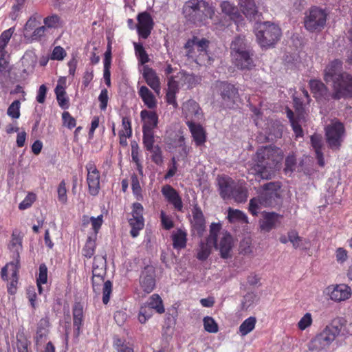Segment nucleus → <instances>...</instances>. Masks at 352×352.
Masks as SVG:
<instances>
[{"label": "nucleus", "instance_id": "f257e3e1", "mask_svg": "<svg viewBox=\"0 0 352 352\" xmlns=\"http://www.w3.org/2000/svg\"><path fill=\"white\" fill-rule=\"evenodd\" d=\"M283 159L281 148L272 145L261 146L257 149L252 159V173L261 179H269Z\"/></svg>", "mask_w": 352, "mask_h": 352}, {"label": "nucleus", "instance_id": "f03ea898", "mask_svg": "<svg viewBox=\"0 0 352 352\" xmlns=\"http://www.w3.org/2000/svg\"><path fill=\"white\" fill-rule=\"evenodd\" d=\"M230 53L234 66L241 71H250L256 66L254 52L246 44L244 37L236 36L230 44Z\"/></svg>", "mask_w": 352, "mask_h": 352}, {"label": "nucleus", "instance_id": "7ed1b4c3", "mask_svg": "<svg viewBox=\"0 0 352 352\" xmlns=\"http://www.w3.org/2000/svg\"><path fill=\"white\" fill-rule=\"evenodd\" d=\"M343 325L342 318L333 320L309 341L308 349L310 351L317 352L327 349L340 334Z\"/></svg>", "mask_w": 352, "mask_h": 352}, {"label": "nucleus", "instance_id": "20e7f679", "mask_svg": "<svg viewBox=\"0 0 352 352\" xmlns=\"http://www.w3.org/2000/svg\"><path fill=\"white\" fill-rule=\"evenodd\" d=\"M343 325L342 318L333 320L309 341L308 349L310 351L317 352L327 349L340 334Z\"/></svg>", "mask_w": 352, "mask_h": 352}, {"label": "nucleus", "instance_id": "39448f33", "mask_svg": "<svg viewBox=\"0 0 352 352\" xmlns=\"http://www.w3.org/2000/svg\"><path fill=\"white\" fill-rule=\"evenodd\" d=\"M343 325L342 318L333 320L309 341L308 349L310 351L317 352L327 349L340 334Z\"/></svg>", "mask_w": 352, "mask_h": 352}, {"label": "nucleus", "instance_id": "423d86ee", "mask_svg": "<svg viewBox=\"0 0 352 352\" xmlns=\"http://www.w3.org/2000/svg\"><path fill=\"white\" fill-rule=\"evenodd\" d=\"M182 10L184 17L192 23L202 22L214 14L212 7L204 0H188Z\"/></svg>", "mask_w": 352, "mask_h": 352}, {"label": "nucleus", "instance_id": "0eeeda50", "mask_svg": "<svg viewBox=\"0 0 352 352\" xmlns=\"http://www.w3.org/2000/svg\"><path fill=\"white\" fill-rule=\"evenodd\" d=\"M255 34L258 45L263 48L273 47L280 38V28L270 22L257 23Z\"/></svg>", "mask_w": 352, "mask_h": 352}, {"label": "nucleus", "instance_id": "6e6552de", "mask_svg": "<svg viewBox=\"0 0 352 352\" xmlns=\"http://www.w3.org/2000/svg\"><path fill=\"white\" fill-rule=\"evenodd\" d=\"M329 12L318 6H311L305 14L303 24L310 33H319L326 26Z\"/></svg>", "mask_w": 352, "mask_h": 352}, {"label": "nucleus", "instance_id": "1a4fd4ad", "mask_svg": "<svg viewBox=\"0 0 352 352\" xmlns=\"http://www.w3.org/2000/svg\"><path fill=\"white\" fill-rule=\"evenodd\" d=\"M332 99L339 100L352 98V73L342 72L332 84Z\"/></svg>", "mask_w": 352, "mask_h": 352}, {"label": "nucleus", "instance_id": "9d476101", "mask_svg": "<svg viewBox=\"0 0 352 352\" xmlns=\"http://www.w3.org/2000/svg\"><path fill=\"white\" fill-rule=\"evenodd\" d=\"M324 131L329 148L333 151H339L345 133L343 123L339 120L333 121L325 127Z\"/></svg>", "mask_w": 352, "mask_h": 352}, {"label": "nucleus", "instance_id": "9b49d317", "mask_svg": "<svg viewBox=\"0 0 352 352\" xmlns=\"http://www.w3.org/2000/svg\"><path fill=\"white\" fill-rule=\"evenodd\" d=\"M21 263L18 261H10L1 268V278L3 281L8 282V292L14 295L17 290V285L19 279V270Z\"/></svg>", "mask_w": 352, "mask_h": 352}, {"label": "nucleus", "instance_id": "f8f14e48", "mask_svg": "<svg viewBox=\"0 0 352 352\" xmlns=\"http://www.w3.org/2000/svg\"><path fill=\"white\" fill-rule=\"evenodd\" d=\"M263 189L264 191L259 195L263 206L275 208L280 204V185L278 183H267L264 185Z\"/></svg>", "mask_w": 352, "mask_h": 352}, {"label": "nucleus", "instance_id": "ddd939ff", "mask_svg": "<svg viewBox=\"0 0 352 352\" xmlns=\"http://www.w3.org/2000/svg\"><path fill=\"white\" fill-rule=\"evenodd\" d=\"M88 192L92 196L98 195L100 190V173L94 161H89L86 165Z\"/></svg>", "mask_w": 352, "mask_h": 352}, {"label": "nucleus", "instance_id": "4468645a", "mask_svg": "<svg viewBox=\"0 0 352 352\" xmlns=\"http://www.w3.org/2000/svg\"><path fill=\"white\" fill-rule=\"evenodd\" d=\"M131 209V217L128 221L131 228V236L135 238L139 235L140 231L144 227V208L140 203L136 202L133 204Z\"/></svg>", "mask_w": 352, "mask_h": 352}, {"label": "nucleus", "instance_id": "2eb2a0df", "mask_svg": "<svg viewBox=\"0 0 352 352\" xmlns=\"http://www.w3.org/2000/svg\"><path fill=\"white\" fill-rule=\"evenodd\" d=\"M219 91L223 103L229 108L234 107L236 102L239 99L238 88L231 83L221 82Z\"/></svg>", "mask_w": 352, "mask_h": 352}, {"label": "nucleus", "instance_id": "dca6fc26", "mask_svg": "<svg viewBox=\"0 0 352 352\" xmlns=\"http://www.w3.org/2000/svg\"><path fill=\"white\" fill-rule=\"evenodd\" d=\"M137 20L136 28L138 36L140 38L146 39L153 29V19L151 14L145 11L138 14Z\"/></svg>", "mask_w": 352, "mask_h": 352}, {"label": "nucleus", "instance_id": "f3484780", "mask_svg": "<svg viewBox=\"0 0 352 352\" xmlns=\"http://www.w3.org/2000/svg\"><path fill=\"white\" fill-rule=\"evenodd\" d=\"M327 290L330 299L337 302L345 301L352 295L351 287L346 284L331 285L327 288Z\"/></svg>", "mask_w": 352, "mask_h": 352}, {"label": "nucleus", "instance_id": "a211bd4d", "mask_svg": "<svg viewBox=\"0 0 352 352\" xmlns=\"http://www.w3.org/2000/svg\"><path fill=\"white\" fill-rule=\"evenodd\" d=\"M155 270L152 265H146L140 276V285L146 294H150L155 287Z\"/></svg>", "mask_w": 352, "mask_h": 352}, {"label": "nucleus", "instance_id": "6ab92c4d", "mask_svg": "<svg viewBox=\"0 0 352 352\" xmlns=\"http://www.w3.org/2000/svg\"><path fill=\"white\" fill-rule=\"evenodd\" d=\"M161 192L166 200L171 204L176 210L182 212L183 202L182 197L173 186L169 184H166L162 186Z\"/></svg>", "mask_w": 352, "mask_h": 352}, {"label": "nucleus", "instance_id": "aec40b11", "mask_svg": "<svg viewBox=\"0 0 352 352\" xmlns=\"http://www.w3.org/2000/svg\"><path fill=\"white\" fill-rule=\"evenodd\" d=\"M262 219L258 221L259 227L261 231L269 232L275 228L278 223H280V219L283 215L275 212L263 211L262 213Z\"/></svg>", "mask_w": 352, "mask_h": 352}, {"label": "nucleus", "instance_id": "412c9836", "mask_svg": "<svg viewBox=\"0 0 352 352\" xmlns=\"http://www.w3.org/2000/svg\"><path fill=\"white\" fill-rule=\"evenodd\" d=\"M343 62L340 59L336 58L330 61L324 70V80L326 82L336 80L338 77L342 73Z\"/></svg>", "mask_w": 352, "mask_h": 352}, {"label": "nucleus", "instance_id": "4be33fe9", "mask_svg": "<svg viewBox=\"0 0 352 352\" xmlns=\"http://www.w3.org/2000/svg\"><path fill=\"white\" fill-rule=\"evenodd\" d=\"M142 131H154L159 122V117L154 109H142L140 111Z\"/></svg>", "mask_w": 352, "mask_h": 352}, {"label": "nucleus", "instance_id": "5701e85b", "mask_svg": "<svg viewBox=\"0 0 352 352\" xmlns=\"http://www.w3.org/2000/svg\"><path fill=\"white\" fill-rule=\"evenodd\" d=\"M142 76L146 83L159 96L161 94V82L155 70L148 65H145L143 67Z\"/></svg>", "mask_w": 352, "mask_h": 352}, {"label": "nucleus", "instance_id": "b1692460", "mask_svg": "<svg viewBox=\"0 0 352 352\" xmlns=\"http://www.w3.org/2000/svg\"><path fill=\"white\" fill-rule=\"evenodd\" d=\"M102 283H103L102 302L104 305H107L110 300V297L113 290V284L111 281L109 280L104 281V277L92 276V287L95 292L100 290V287Z\"/></svg>", "mask_w": 352, "mask_h": 352}, {"label": "nucleus", "instance_id": "393cba45", "mask_svg": "<svg viewBox=\"0 0 352 352\" xmlns=\"http://www.w3.org/2000/svg\"><path fill=\"white\" fill-rule=\"evenodd\" d=\"M192 214L191 224L192 229L199 236H201L206 228V221L202 210L197 204H194Z\"/></svg>", "mask_w": 352, "mask_h": 352}, {"label": "nucleus", "instance_id": "a878e982", "mask_svg": "<svg viewBox=\"0 0 352 352\" xmlns=\"http://www.w3.org/2000/svg\"><path fill=\"white\" fill-rule=\"evenodd\" d=\"M72 317L74 332L76 336L78 337L81 332L84 321L83 305L81 302H75L72 308Z\"/></svg>", "mask_w": 352, "mask_h": 352}, {"label": "nucleus", "instance_id": "bb28decb", "mask_svg": "<svg viewBox=\"0 0 352 352\" xmlns=\"http://www.w3.org/2000/svg\"><path fill=\"white\" fill-rule=\"evenodd\" d=\"M240 10L250 21H257L260 15L254 0H239Z\"/></svg>", "mask_w": 352, "mask_h": 352}, {"label": "nucleus", "instance_id": "cd10ccee", "mask_svg": "<svg viewBox=\"0 0 352 352\" xmlns=\"http://www.w3.org/2000/svg\"><path fill=\"white\" fill-rule=\"evenodd\" d=\"M233 247V239L228 232L223 234L219 243H217L216 249L219 250L220 256L222 258L227 259L232 256V250Z\"/></svg>", "mask_w": 352, "mask_h": 352}, {"label": "nucleus", "instance_id": "c85d7f7f", "mask_svg": "<svg viewBox=\"0 0 352 352\" xmlns=\"http://www.w3.org/2000/svg\"><path fill=\"white\" fill-rule=\"evenodd\" d=\"M236 184L232 178L227 176L218 178L219 194L223 199H231Z\"/></svg>", "mask_w": 352, "mask_h": 352}, {"label": "nucleus", "instance_id": "c756f323", "mask_svg": "<svg viewBox=\"0 0 352 352\" xmlns=\"http://www.w3.org/2000/svg\"><path fill=\"white\" fill-rule=\"evenodd\" d=\"M186 124L189 128L196 146L203 145L206 142V134L203 126L199 124L195 123L192 120H188Z\"/></svg>", "mask_w": 352, "mask_h": 352}, {"label": "nucleus", "instance_id": "7c9ffc66", "mask_svg": "<svg viewBox=\"0 0 352 352\" xmlns=\"http://www.w3.org/2000/svg\"><path fill=\"white\" fill-rule=\"evenodd\" d=\"M222 12L228 15L230 19L233 21L239 27L242 25L244 23L243 16L239 13L238 8L234 6L229 1H223L221 4Z\"/></svg>", "mask_w": 352, "mask_h": 352}, {"label": "nucleus", "instance_id": "2f4dec72", "mask_svg": "<svg viewBox=\"0 0 352 352\" xmlns=\"http://www.w3.org/2000/svg\"><path fill=\"white\" fill-rule=\"evenodd\" d=\"M138 93L144 104L148 109H155L157 108V100L156 97L146 86H141L139 88Z\"/></svg>", "mask_w": 352, "mask_h": 352}, {"label": "nucleus", "instance_id": "473e14b6", "mask_svg": "<svg viewBox=\"0 0 352 352\" xmlns=\"http://www.w3.org/2000/svg\"><path fill=\"white\" fill-rule=\"evenodd\" d=\"M311 92L316 100L326 99L329 94L328 87L320 80L311 79L309 82Z\"/></svg>", "mask_w": 352, "mask_h": 352}, {"label": "nucleus", "instance_id": "72a5a7b5", "mask_svg": "<svg viewBox=\"0 0 352 352\" xmlns=\"http://www.w3.org/2000/svg\"><path fill=\"white\" fill-rule=\"evenodd\" d=\"M310 140L311 146L314 149L316 153V158L317 160L318 164L320 167H324L325 165V162L324 159V155L322 151L323 146V142L321 135L314 133L311 136Z\"/></svg>", "mask_w": 352, "mask_h": 352}, {"label": "nucleus", "instance_id": "f704fd0d", "mask_svg": "<svg viewBox=\"0 0 352 352\" xmlns=\"http://www.w3.org/2000/svg\"><path fill=\"white\" fill-rule=\"evenodd\" d=\"M9 249L13 252L12 261L20 262V251L22 250V237L17 230L13 231L9 244Z\"/></svg>", "mask_w": 352, "mask_h": 352}, {"label": "nucleus", "instance_id": "c9c22d12", "mask_svg": "<svg viewBox=\"0 0 352 352\" xmlns=\"http://www.w3.org/2000/svg\"><path fill=\"white\" fill-rule=\"evenodd\" d=\"M183 111L186 118L199 120L201 116V109L199 104L193 100H188L184 103Z\"/></svg>", "mask_w": 352, "mask_h": 352}, {"label": "nucleus", "instance_id": "e433bc0d", "mask_svg": "<svg viewBox=\"0 0 352 352\" xmlns=\"http://www.w3.org/2000/svg\"><path fill=\"white\" fill-rule=\"evenodd\" d=\"M50 327V320L47 317L41 318L37 324V329L34 340L36 344H39L43 342L49 332L48 328Z\"/></svg>", "mask_w": 352, "mask_h": 352}, {"label": "nucleus", "instance_id": "4c0bfd02", "mask_svg": "<svg viewBox=\"0 0 352 352\" xmlns=\"http://www.w3.org/2000/svg\"><path fill=\"white\" fill-rule=\"evenodd\" d=\"M173 247L175 250L184 249L187 243V232L185 230L179 228L171 235Z\"/></svg>", "mask_w": 352, "mask_h": 352}, {"label": "nucleus", "instance_id": "58836bf2", "mask_svg": "<svg viewBox=\"0 0 352 352\" xmlns=\"http://www.w3.org/2000/svg\"><path fill=\"white\" fill-rule=\"evenodd\" d=\"M217 245L213 243H209L208 239L201 241L199 248L197 250V258L199 261H206L211 254L212 246L217 247Z\"/></svg>", "mask_w": 352, "mask_h": 352}, {"label": "nucleus", "instance_id": "ea45409f", "mask_svg": "<svg viewBox=\"0 0 352 352\" xmlns=\"http://www.w3.org/2000/svg\"><path fill=\"white\" fill-rule=\"evenodd\" d=\"M145 303L157 314H162L165 312L163 300L157 294L151 295Z\"/></svg>", "mask_w": 352, "mask_h": 352}, {"label": "nucleus", "instance_id": "a19ab883", "mask_svg": "<svg viewBox=\"0 0 352 352\" xmlns=\"http://www.w3.org/2000/svg\"><path fill=\"white\" fill-rule=\"evenodd\" d=\"M96 239L92 236H89L87 239L85 245L82 250V254L87 258H91L95 254L96 248Z\"/></svg>", "mask_w": 352, "mask_h": 352}, {"label": "nucleus", "instance_id": "79ce46f5", "mask_svg": "<svg viewBox=\"0 0 352 352\" xmlns=\"http://www.w3.org/2000/svg\"><path fill=\"white\" fill-rule=\"evenodd\" d=\"M42 16L37 12L34 13L27 21L24 25V36L28 37V32L34 30L40 25Z\"/></svg>", "mask_w": 352, "mask_h": 352}, {"label": "nucleus", "instance_id": "37998d69", "mask_svg": "<svg viewBox=\"0 0 352 352\" xmlns=\"http://www.w3.org/2000/svg\"><path fill=\"white\" fill-rule=\"evenodd\" d=\"M228 219L230 223H248V217L243 212L237 209H232L231 208H229L228 210Z\"/></svg>", "mask_w": 352, "mask_h": 352}, {"label": "nucleus", "instance_id": "c03bdc74", "mask_svg": "<svg viewBox=\"0 0 352 352\" xmlns=\"http://www.w3.org/2000/svg\"><path fill=\"white\" fill-rule=\"evenodd\" d=\"M256 319L254 316H250L245 319L239 328V333L241 336H245L250 333L255 328Z\"/></svg>", "mask_w": 352, "mask_h": 352}, {"label": "nucleus", "instance_id": "a18cd8bd", "mask_svg": "<svg viewBox=\"0 0 352 352\" xmlns=\"http://www.w3.org/2000/svg\"><path fill=\"white\" fill-rule=\"evenodd\" d=\"M247 197L248 191L245 187L239 184H236L231 199H234V201L238 203H243L246 201Z\"/></svg>", "mask_w": 352, "mask_h": 352}, {"label": "nucleus", "instance_id": "49530a36", "mask_svg": "<svg viewBox=\"0 0 352 352\" xmlns=\"http://www.w3.org/2000/svg\"><path fill=\"white\" fill-rule=\"evenodd\" d=\"M43 23L47 30L57 29L62 26V20L58 15L54 14L44 18Z\"/></svg>", "mask_w": 352, "mask_h": 352}, {"label": "nucleus", "instance_id": "de8ad7c7", "mask_svg": "<svg viewBox=\"0 0 352 352\" xmlns=\"http://www.w3.org/2000/svg\"><path fill=\"white\" fill-rule=\"evenodd\" d=\"M135 56L141 65H144L149 61V57L142 43H134Z\"/></svg>", "mask_w": 352, "mask_h": 352}, {"label": "nucleus", "instance_id": "09e8293b", "mask_svg": "<svg viewBox=\"0 0 352 352\" xmlns=\"http://www.w3.org/2000/svg\"><path fill=\"white\" fill-rule=\"evenodd\" d=\"M182 85H186L188 89H191L198 83L197 77L194 74H187L185 72H179Z\"/></svg>", "mask_w": 352, "mask_h": 352}, {"label": "nucleus", "instance_id": "8fccbe9b", "mask_svg": "<svg viewBox=\"0 0 352 352\" xmlns=\"http://www.w3.org/2000/svg\"><path fill=\"white\" fill-rule=\"evenodd\" d=\"M153 310L150 308L146 303L140 307L138 313V320L141 324H144L153 315Z\"/></svg>", "mask_w": 352, "mask_h": 352}, {"label": "nucleus", "instance_id": "3c124183", "mask_svg": "<svg viewBox=\"0 0 352 352\" xmlns=\"http://www.w3.org/2000/svg\"><path fill=\"white\" fill-rule=\"evenodd\" d=\"M142 142L146 151H152L155 146L154 131H142Z\"/></svg>", "mask_w": 352, "mask_h": 352}, {"label": "nucleus", "instance_id": "603ef678", "mask_svg": "<svg viewBox=\"0 0 352 352\" xmlns=\"http://www.w3.org/2000/svg\"><path fill=\"white\" fill-rule=\"evenodd\" d=\"M97 257H94V263L93 264L92 276L98 277H105L106 276V261L102 258V261L99 265L96 264Z\"/></svg>", "mask_w": 352, "mask_h": 352}, {"label": "nucleus", "instance_id": "864d4df0", "mask_svg": "<svg viewBox=\"0 0 352 352\" xmlns=\"http://www.w3.org/2000/svg\"><path fill=\"white\" fill-rule=\"evenodd\" d=\"M58 89H54L58 104L63 109H67L69 107V98L67 96L65 91H59Z\"/></svg>", "mask_w": 352, "mask_h": 352}, {"label": "nucleus", "instance_id": "5fc2aeb1", "mask_svg": "<svg viewBox=\"0 0 352 352\" xmlns=\"http://www.w3.org/2000/svg\"><path fill=\"white\" fill-rule=\"evenodd\" d=\"M131 188L133 194L138 201L143 199L142 188L140 186L138 177L135 175L131 176Z\"/></svg>", "mask_w": 352, "mask_h": 352}, {"label": "nucleus", "instance_id": "6e6d98bb", "mask_svg": "<svg viewBox=\"0 0 352 352\" xmlns=\"http://www.w3.org/2000/svg\"><path fill=\"white\" fill-rule=\"evenodd\" d=\"M113 346L118 352H134L132 344L122 341L120 338L114 340Z\"/></svg>", "mask_w": 352, "mask_h": 352}, {"label": "nucleus", "instance_id": "4d7b16f0", "mask_svg": "<svg viewBox=\"0 0 352 352\" xmlns=\"http://www.w3.org/2000/svg\"><path fill=\"white\" fill-rule=\"evenodd\" d=\"M21 102L19 100L13 101L8 108L7 114L12 119L20 118Z\"/></svg>", "mask_w": 352, "mask_h": 352}, {"label": "nucleus", "instance_id": "13d9d810", "mask_svg": "<svg viewBox=\"0 0 352 352\" xmlns=\"http://www.w3.org/2000/svg\"><path fill=\"white\" fill-rule=\"evenodd\" d=\"M12 66L10 64V60H0V78L1 80L8 79L10 76Z\"/></svg>", "mask_w": 352, "mask_h": 352}, {"label": "nucleus", "instance_id": "bf43d9fd", "mask_svg": "<svg viewBox=\"0 0 352 352\" xmlns=\"http://www.w3.org/2000/svg\"><path fill=\"white\" fill-rule=\"evenodd\" d=\"M204 329L209 333H217L219 331V327L213 318L206 316L203 319Z\"/></svg>", "mask_w": 352, "mask_h": 352}, {"label": "nucleus", "instance_id": "052dcab7", "mask_svg": "<svg viewBox=\"0 0 352 352\" xmlns=\"http://www.w3.org/2000/svg\"><path fill=\"white\" fill-rule=\"evenodd\" d=\"M66 183L65 180H62L58 186L57 194L58 201L63 205L67 204L68 201Z\"/></svg>", "mask_w": 352, "mask_h": 352}, {"label": "nucleus", "instance_id": "680f3d73", "mask_svg": "<svg viewBox=\"0 0 352 352\" xmlns=\"http://www.w3.org/2000/svg\"><path fill=\"white\" fill-rule=\"evenodd\" d=\"M221 228V226L220 223H212L210 226V234L206 238L209 243H215L217 245V236L219 232H220Z\"/></svg>", "mask_w": 352, "mask_h": 352}, {"label": "nucleus", "instance_id": "e2e57ef3", "mask_svg": "<svg viewBox=\"0 0 352 352\" xmlns=\"http://www.w3.org/2000/svg\"><path fill=\"white\" fill-rule=\"evenodd\" d=\"M262 206L261 199L259 196L250 200L248 210L252 216H257Z\"/></svg>", "mask_w": 352, "mask_h": 352}, {"label": "nucleus", "instance_id": "0e129e2a", "mask_svg": "<svg viewBox=\"0 0 352 352\" xmlns=\"http://www.w3.org/2000/svg\"><path fill=\"white\" fill-rule=\"evenodd\" d=\"M296 167V157L294 153L289 154L285 161L284 171L287 174L292 173Z\"/></svg>", "mask_w": 352, "mask_h": 352}, {"label": "nucleus", "instance_id": "69168bd1", "mask_svg": "<svg viewBox=\"0 0 352 352\" xmlns=\"http://www.w3.org/2000/svg\"><path fill=\"white\" fill-rule=\"evenodd\" d=\"M33 32L28 36L30 38L31 41H41L45 36V33L47 31L46 27L44 25L39 26L35 28Z\"/></svg>", "mask_w": 352, "mask_h": 352}, {"label": "nucleus", "instance_id": "338daca9", "mask_svg": "<svg viewBox=\"0 0 352 352\" xmlns=\"http://www.w3.org/2000/svg\"><path fill=\"white\" fill-rule=\"evenodd\" d=\"M36 199V195L28 192L24 199L19 204V208L21 210L30 208Z\"/></svg>", "mask_w": 352, "mask_h": 352}, {"label": "nucleus", "instance_id": "774afa93", "mask_svg": "<svg viewBox=\"0 0 352 352\" xmlns=\"http://www.w3.org/2000/svg\"><path fill=\"white\" fill-rule=\"evenodd\" d=\"M313 323L312 316L310 313H306L298 321L297 327L300 331H304L309 327Z\"/></svg>", "mask_w": 352, "mask_h": 352}]
</instances>
